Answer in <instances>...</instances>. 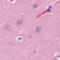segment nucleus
<instances>
[{
  "label": "nucleus",
  "mask_w": 60,
  "mask_h": 60,
  "mask_svg": "<svg viewBox=\"0 0 60 60\" xmlns=\"http://www.w3.org/2000/svg\"><path fill=\"white\" fill-rule=\"evenodd\" d=\"M50 11V9H48L47 10V11Z\"/></svg>",
  "instance_id": "nucleus-1"
},
{
  "label": "nucleus",
  "mask_w": 60,
  "mask_h": 60,
  "mask_svg": "<svg viewBox=\"0 0 60 60\" xmlns=\"http://www.w3.org/2000/svg\"><path fill=\"white\" fill-rule=\"evenodd\" d=\"M51 8L50 6H49V8Z\"/></svg>",
  "instance_id": "nucleus-2"
},
{
  "label": "nucleus",
  "mask_w": 60,
  "mask_h": 60,
  "mask_svg": "<svg viewBox=\"0 0 60 60\" xmlns=\"http://www.w3.org/2000/svg\"><path fill=\"white\" fill-rule=\"evenodd\" d=\"M19 40H20V38H19Z\"/></svg>",
  "instance_id": "nucleus-3"
}]
</instances>
